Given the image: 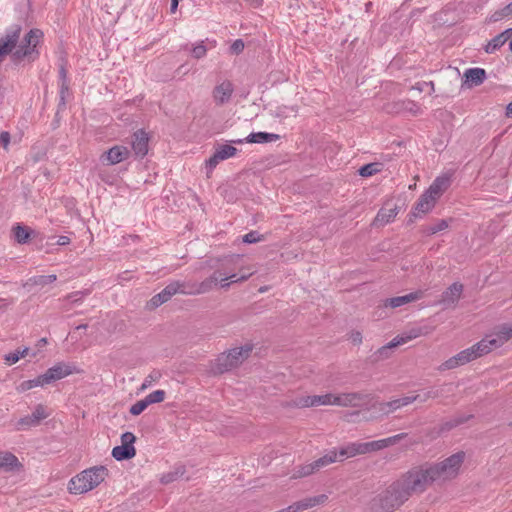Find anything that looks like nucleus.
Segmentation results:
<instances>
[{"label":"nucleus","instance_id":"1","mask_svg":"<svg viewBox=\"0 0 512 512\" xmlns=\"http://www.w3.org/2000/svg\"><path fill=\"white\" fill-rule=\"evenodd\" d=\"M464 458V452H457L439 463L412 467L370 500L369 512H394L414 494L425 492L434 482L454 478Z\"/></svg>","mask_w":512,"mask_h":512},{"label":"nucleus","instance_id":"2","mask_svg":"<svg viewBox=\"0 0 512 512\" xmlns=\"http://www.w3.org/2000/svg\"><path fill=\"white\" fill-rule=\"evenodd\" d=\"M108 476L105 466H94L86 469L69 481V490L74 494L88 492L101 484Z\"/></svg>","mask_w":512,"mask_h":512},{"label":"nucleus","instance_id":"3","mask_svg":"<svg viewBox=\"0 0 512 512\" xmlns=\"http://www.w3.org/2000/svg\"><path fill=\"white\" fill-rule=\"evenodd\" d=\"M252 351V346L245 345L243 347L233 348L227 352L221 353L212 366L214 373L223 374L247 359Z\"/></svg>","mask_w":512,"mask_h":512},{"label":"nucleus","instance_id":"4","mask_svg":"<svg viewBox=\"0 0 512 512\" xmlns=\"http://www.w3.org/2000/svg\"><path fill=\"white\" fill-rule=\"evenodd\" d=\"M70 241V237L64 235H51L38 238L34 233V246H37L39 250H43L46 254L63 252L61 247L69 245Z\"/></svg>","mask_w":512,"mask_h":512},{"label":"nucleus","instance_id":"5","mask_svg":"<svg viewBox=\"0 0 512 512\" xmlns=\"http://www.w3.org/2000/svg\"><path fill=\"white\" fill-rule=\"evenodd\" d=\"M73 373V368L65 363H58L53 367L49 368L44 374L34 378V387L52 384L57 380H60Z\"/></svg>","mask_w":512,"mask_h":512},{"label":"nucleus","instance_id":"6","mask_svg":"<svg viewBox=\"0 0 512 512\" xmlns=\"http://www.w3.org/2000/svg\"><path fill=\"white\" fill-rule=\"evenodd\" d=\"M370 400V394L351 392L335 395L334 403L336 406L359 408L368 405Z\"/></svg>","mask_w":512,"mask_h":512},{"label":"nucleus","instance_id":"7","mask_svg":"<svg viewBox=\"0 0 512 512\" xmlns=\"http://www.w3.org/2000/svg\"><path fill=\"white\" fill-rule=\"evenodd\" d=\"M512 339V324H503L498 326L494 333L487 335L482 339L486 345L490 347V352L494 348L503 346L506 342Z\"/></svg>","mask_w":512,"mask_h":512},{"label":"nucleus","instance_id":"8","mask_svg":"<svg viewBox=\"0 0 512 512\" xmlns=\"http://www.w3.org/2000/svg\"><path fill=\"white\" fill-rule=\"evenodd\" d=\"M130 154L131 152L127 147L115 145L101 154L100 162L106 166L116 165L127 160Z\"/></svg>","mask_w":512,"mask_h":512},{"label":"nucleus","instance_id":"9","mask_svg":"<svg viewBox=\"0 0 512 512\" xmlns=\"http://www.w3.org/2000/svg\"><path fill=\"white\" fill-rule=\"evenodd\" d=\"M20 33L21 27L13 25L7 30L6 35L0 38V63L3 61V57L16 47Z\"/></svg>","mask_w":512,"mask_h":512},{"label":"nucleus","instance_id":"10","mask_svg":"<svg viewBox=\"0 0 512 512\" xmlns=\"http://www.w3.org/2000/svg\"><path fill=\"white\" fill-rule=\"evenodd\" d=\"M419 397L420 395L405 396L388 402L375 403L371 407L378 409V411L383 415H389L390 413L396 411L397 409L417 401Z\"/></svg>","mask_w":512,"mask_h":512},{"label":"nucleus","instance_id":"11","mask_svg":"<svg viewBox=\"0 0 512 512\" xmlns=\"http://www.w3.org/2000/svg\"><path fill=\"white\" fill-rule=\"evenodd\" d=\"M490 352V347L486 345V342H483L482 340L478 343L474 344L473 346L462 350L457 354L458 360L461 363V365H464L466 363H469L483 355H486Z\"/></svg>","mask_w":512,"mask_h":512},{"label":"nucleus","instance_id":"12","mask_svg":"<svg viewBox=\"0 0 512 512\" xmlns=\"http://www.w3.org/2000/svg\"><path fill=\"white\" fill-rule=\"evenodd\" d=\"M463 285L459 282L451 284L441 295L439 304L445 309L455 308L463 293Z\"/></svg>","mask_w":512,"mask_h":512},{"label":"nucleus","instance_id":"13","mask_svg":"<svg viewBox=\"0 0 512 512\" xmlns=\"http://www.w3.org/2000/svg\"><path fill=\"white\" fill-rule=\"evenodd\" d=\"M335 395L331 393H327L325 395H313V396H303L296 399L295 404L298 407L306 408V407H315L322 405H335L334 403Z\"/></svg>","mask_w":512,"mask_h":512},{"label":"nucleus","instance_id":"14","mask_svg":"<svg viewBox=\"0 0 512 512\" xmlns=\"http://www.w3.org/2000/svg\"><path fill=\"white\" fill-rule=\"evenodd\" d=\"M398 206L392 203H385L384 206L378 211L376 217L372 222L373 227H382L391 223L398 215Z\"/></svg>","mask_w":512,"mask_h":512},{"label":"nucleus","instance_id":"15","mask_svg":"<svg viewBox=\"0 0 512 512\" xmlns=\"http://www.w3.org/2000/svg\"><path fill=\"white\" fill-rule=\"evenodd\" d=\"M233 92L234 87L232 82L225 80L214 87L212 97L216 105L221 106L230 101Z\"/></svg>","mask_w":512,"mask_h":512},{"label":"nucleus","instance_id":"16","mask_svg":"<svg viewBox=\"0 0 512 512\" xmlns=\"http://www.w3.org/2000/svg\"><path fill=\"white\" fill-rule=\"evenodd\" d=\"M437 199L433 197L430 193L425 191L417 202L415 203L413 210L410 214V216L417 218L422 217L426 213L432 210V208L435 206Z\"/></svg>","mask_w":512,"mask_h":512},{"label":"nucleus","instance_id":"17","mask_svg":"<svg viewBox=\"0 0 512 512\" xmlns=\"http://www.w3.org/2000/svg\"><path fill=\"white\" fill-rule=\"evenodd\" d=\"M148 134L140 129L134 132L132 140V150L136 158H144L148 153Z\"/></svg>","mask_w":512,"mask_h":512},{"label":"nucleus","instance_id":"18","mask_svg":"<svg viewBox=\"0 0 512 512\" xmlns=\"http://www.w3.org/2000/svg\"><path fill=\"white\" fill-rule=\"evenodd\" d=\"M407 435H408L407 433H400V434H396V435L388 437V438L365 442L366 451H367V453H370V452L379 451L384 448L393 446V445L397 444L399 441H401L402 439L406 438Z\"/></svg>","mask_w":512,"mask_h":512},{"label":"nucleus","instance_id":"19","mask_svg":"<svg viewBox=\"0 0 512 512\" xmlns=\"http://www.w3.org/2000/svg\"><path fill=\"white\" fill-rule=\"evenodd\" d=\"M512 37V28H508L499 33L484 46V51L487 54H494L498 51L510 38Z\"/></svg>","mask_w":512,"mask_h":512},{"label":"nucleus","instance_id":"20","mask_svg":"<svg viewBox=\"0 0 512 512\" xmlns=\"http://www.w3.org/2000/svg\"><path fill=\"white\" fill-rule=\"evenodd\" d=\"M337 453H338V459L340 461H342V460H344L346 458L354 457L356 455L366 454L367 453V451H366V444H365V442H363V443H361V442L349 443L346 446L341 447L337 451Z\"/></svg>","mask_w":512,"mask_h":512},{"label":"nucleus","instance_id":"21","mask_svg":"<svg viewBox=\"0 0 512 512\" xmlns=\"http://www.w3.org/2000/svg\"><path fill=\"white\" fill-rule=\"evenodd\" d=\"M423 297L422 291H415L403 296L392 297L385 300L384 306L390 308H397L405 304L417 301Z\"/></svg>","mask_w":512,"mask_h":512},{"label":"nucleus","instance_id":"22","mask_svg":"<svg viewBox=\"0 0 512 512\" xmlns=\"http://www.w3.org/2000/svg\"><path fill=\"white\" fill-rule=\"evenodd\" d=\"M449 185L450 178L448 176H439L432 182L426 191L438 199L443 194V192L447 190Z\"/></svg>","mask_w":512,"mask_h":512},{"label":"nucleus","instance_id":"23","mask_svg":"<svg viewBox=\"0 0 512 512\" xmlns=\"http://www.w3.org/2000/svg\"><path fill=\"white\" fill-rule=\"evenodd\" d=\"M279 139H280L279 134L269 133V132H253V133H250L246 137L245 141L247 143L263 144V143L275 142Z\"/></svg>","mask_w":512,"mask_h":512},{"label":"nucleus","instance_id":"24","mask_svg":"<svg viewBox=\"0 0 512 512\" xmlns=\"http://www.w3.org/2000/svg\"><path fill=\"white\" fill-rule=\"evenodd\" d=\"M465 82L472 85H480L486 79V71L483 68H469L464 72Z\"/></svg>","mask_w":512,"mask_h":512},{"label":"nucleus","instance_id":"25","mask_svg":"<svg viewBox=\"0 0 512 512\" xmlns=\"http://www.w3.org/2000/svg\"><path fill=\"white\" fill-rule=\"evenodd\" d=\"M401 345V341L396 337L392 339L388 344L380 347L373 355V361H381L388 359L391 356V350Z\"/></svg>","mask_w":512,"mask_h":512},{"label":"nucleus","instance_id":"26","mask_svg":"<svg viewBox=\"0 0 512 512\" xmlns=\"http://www.w3.org/2000/svg\"><path fill=\"white\" fill-rule=\"evenodd\" d=\"M218 282V277L216 276V272L204 279L202 282L200 283H196V290L195 291H189V295H201V294H206L208 292H210L214 286H216Z\"/></svg>","mask_w":512,"mask_h":512},{"label":"nucleus","instance_id":"27","mask_svg":"<svg viewBox=\"0 0 512 512\" xmlns=\"http://www.w3.org/2000/svg\"><path fill=\"white\" fill-rule=\"evenodd\" d=\"M20 463L15 455L10 452H0V471H13Z\"/></svg>","mask_w":512,"mask_h":512},{"label":"nucleus","instance_id":"28","mask_svg":"<svg viewBox=\"0 0 512 512\" xmlns=\"http://www.w3.org/2000/svg\"><path fill=\"white\" fill-rule=\"evenodd\" d=\"M136 449L133 445H120L112 449V456L118 460H128L135 456Z\"/></svg>","mask_w":512,"mask_h":512},{"label":"nucleus","instance_id":"29","mask_svg":"<svg viewBox=\"0 0 512 512\" xmlns=\"http://www.w3.org/2000/svg\"><path fill=\"white\" fill-rule=\"evenodd\" d=\"M254 271H243L241 270L239 273L231 274L229 276H226L225 278H222L220 280V286L221 288L227 289L230 287L231 283L241 282L248 279Z\"/></svg>","mask_w":512,"mask_h":512},{"label":"nucleus","instance_id":"30","mask_svg":"<svg viewBox=\"0 0 512 512\" xmlns=\"http://www.w3.org/2000/svg\"><path fill=\"white\" fill-rule=\"evenodd\" d=\"M512 18V2L507 4L506 6L495 10L493 13L489 15L487 18V21L489 23H496L499 21H502L504 19H510Z\"/></svg>","mask_w":512,"mask_h":512},{"label":"nucleus","instance_id":"31","mask_svg":"<svg viewBox=\"0 0 512 512\" xmlns=\"http://www.w3.org/2000/svg\"><path fill=\"white\" fill-rule=\"evenodd\" d=\"M338 459V453L335 449L328 451L324 456L313 461L312 464L316 471L326 467L329 464L336 462Z\"/></svg>","mask_w":512,"mask_h":512},{"label":"nucleus","instance_id":"32","mask_svg":"<svg viewBox=\"0 0 512 512\" xmlns=\"http://www.w3.org/2000/svg\"><path fill=\"white\" fill-rule=\"evenodd\" d=\"M182 48L184 50H190L191 56L197 60L203 59L208 51L205 41L203 40L192 44L191 47H189L188 44H185Z\"/></svg>","mask_w":512,"mask_h":512},{"label":"nucleus","instance_id":"33","mask_svg":"<svg viewBox=\"0 0 512 512\" xmlns=\"http://www.w3.org/2000/svg\"><path fill=\"white\" fill-rule=\"evenodd\" d=\"M70 96L69 81L60 82L59 85V102L56 111V117L65 109L67 98Z\"/></svg>","mask_w":512,"mask_h":512},{"label":"nucleus","instance_id":"34","mask_svg":"<svg viewBox=\"0 0 512 512\" xmlns=\"http://www.w3.org/2000/svg\"><path fill=\"white\" fill-rule=\"evenodd\" d=\"M56 279L57 276L55 274L34 276V294L36 293V288L39 290L44 289L55 282Z\"/></svg>","mask_w":512,"mask_h":512},{"label":"nucleus","instance_id":"35","mask_svg":"<svg viewBox=\"0 0 512 512\" xmlns=\"http://www.w3.org/2000/svg\"><path fill=\"white\" fill-rule=\"evenodd\" d=\"M382 164L378 162L368 163L359 168L358 173L362 177H371L382 170Z\"/></svg>","mask_w":512,"mask_h":512},{"label":"nucleus","instance_id":"36","mask_svg":"<svg viewBox=\"0 0 512 512\" xmlns=\"http://www.w3.org/2000/svg\"><path fill=\"white\" fill-rule=\"evenodd\" d=\"M14 238L18 243H26L30 237V230L21 224H16L13 227Z\"/></svg>","mask_w":512,"mask_h":512},{"label":"nucleus","instance_id":"37","mask_svg":"<svg viewBox=\"0 0 512 512\" xmlns=\"http://www.w3.org/2000/svg\"><path fill=\"white\" fill-rule=\"evenodd\" d=\"M52 414V409L48 406L39 404L34 407V425L39 423L41 420L46 419Z\"/></svg>","mask_w":512,"mask_h":512},{"label":"nucleus","instance_id":"38","mask_svg":"<svg viewBox=\"0 0 512 512\" xmlns=\"http://www.w3.org/2000/svg\"><path fill=\"white\" fill-rule=\"evenodd\" d=\"M24 41L26 42V45L24 47H19L14 53V57L16 59H20V58L30 54L29 46L32 42V29H30L29 31L26 32V34L24 36Z\"/></svg>","mask_w":512,"mask_h":512},{"label":"nucleus","instance_id":"39","mask_svg":"<svg viewBox=\"0 0 512 512\" xmlns=\"http://www.w3.org/2000/svg\"><path fill=\"white\" fill-rule=\"evenodd\" d=\"M179 281L169 283L160 293L163 295L166 302H168L174 295L179 294Z\"/></svg>","mask_w":512,"mask_h":512},{"label":"nucleus","instance_id":"40","mask_svg":"<svg viewBox=\"0 0 512 512\" xmlns=\"http://www.w3.org/2000/svg\"><path fill=\"white\" fill-rule=\"evenodd\" d=\"M49 341L48 338L43 337L39 339L34 345V359L37 360L45 357V348L47 347Z\"/></svg>","mask_w":512,"mask_h":512},{"label":"nucleus","instance_id":"41","mask_svg":"<svg viewBox=\"0 0 512 512\" xmlns=\"http://www.w3.org/2000/svg\"><path fill=\"white\" fill-rule=\"evenodd\" d=\"M215 150L220 154L223 161L235 156L237 153V149L231 145H220Z\"/></svg>","mask_w":512,"mask_h":512},{"label":"nucleus","instance_id":"42","mask_svg":"<svg viewBox=\"0 0 512 512\" xmlns=\"http://www.w3.org/2000/svg\"><path fill=\"white\" fill-rule=\"evenodd\" d=\"M423 334H424L423 329L420 327H417V328H412L410 331H408L404 335L396 336V338L401 341V345H402V344H405L408 341L415 339Z\"/></svg>","mask_w":512,"mask_h":512},{"label":"nucleus","instance_id":"43","mask_svg":"<svg viewBox=\"0 0 512 512\" xmlns=\"http://www.w3.org/2000/svg\"><path fill=\"white\" fill-rule=\"evenodd\" d=\"M29 351V348L26 347L22 351L16 350L15 352H11L5 355V362L8 365L15 364L20 360V358L24 357Z\"/></svg>","mask_w":512,"mask_h":512},{"label":"nucleus","instance_id":"44","mask_svg":"<svg viewBox=\"0 0 512 512\" xmlns=\"http://www.w3.org/2000/svg\"><path fill=\"white\" fill-rule=\"evenodd\" d=\"M449 227V222L446 219L437 220L435 223L431 224L427 228V232L429 234H436L441 232Z\"/></svg>","mask_w":512,"mask_h":512},{"label":"nucleus","instance_id":"45","mask_svg":"<svg viewBox=\"0 0 512 512\" xmlns=\"http://www.w3.org/2000/svg\"><path fill=\"white\" fill-rule=\"evenodd\" d=\"M165 396H166V392L164 390H156V391H153L152 393L148 394L145 397V400L148 403V405H151V404L160 403V402L164 401Z\"/></svg>","mask_w":512,"mask_h":512},{"label":"nucleus","instance_id":"46","mask_svg":"<svg viewBox=\"0 0 512 512\" xmlns=\"http://www.w3.org/2000/svg\"><path fill=\"white\" fill-rule=\"evenodd\" d=\"M316 472L312 462L309 464L302 465L298 468V470L293 474L292 478H302L309 476Z\"/></svg>","mask_w":512,"mask_h":512},{"label":"nucleus","instance_id":"47","mask_svg":"<svg viewBox=\"0 0 512 512\" xmlns=\"http://www.w3.org/2000/svg\"><path fill=\"white\" fill-rule=\"evenodd\" d=\"M184 474V468L178 467L175 471L168 472L166 474H163L161 477V482L164 484L171 483L175 481L178 477L182 476Z\"/></svg>","mask_w":512,"mask_h":512},{"label":"nucleus","instance_id":"48","mask_svg":"<svg viewBox=\"0 0 512 512\" xmlns=\"http://www.w3.org/2000/svg\"><path fill=\"white\" fill-rule=\"evenodd\" d=\"M221 161H223V160L220 157V154H218L217 151L215 150L213 155L209 159H207L205 162L206 168H207V173L212 172Z\"/></svg>","mask_w":512,"mask_h":512},{"label":"nucleus","instance_id":"49","mask_svg":"<svg viewBox=\"0 0 512 512\" xmlns=\"http://www.w3.org/2000/svg\"><path fill=\"white\" fill-rule=\"evenodd\" d=\"M148 403L146 402L145 398L140 400V401H137L135 404H133L131 407H130V410L129 412L134 415V416H137L139 414H141L147 407H148Z\"/></svg>","mask_w":512,"mask_h":512},{"label":"nucleus","instance_id":"50","mask_svg":"<svg viewBox=\"0 0 512 512\" xmlns=\"http://www.w3.org/2000/svg\"><path fill=\"white\" fill-rule=\"evenodd\" d=\"M44 33L40 29L34 28V56L39 54V49L41 48V43L43 42Z\"/></svg>","mask_w":512,"mask_h":512},{"label":"nucleus","instance_id":"51","mask_svg":"<svg viewBox=\"0 0 512 512\" xmlns=\"http://www.w3.org/2000/svg\"><path fill=\"white\" fill-rule=\"evenodd\" d=\"M458 366H461V363L459 362L458 360V356L457 354L451 358H449L448 360H446L445 362H443L440 366V370H451V369H455L456 367Z\"/></svg>","mask_w":512,"mask_h":512},{"label":"nucleus","instance_id":"52","mask_svg":"<svg viewBox=\"0 0 512 512\" xmlns=\"http://www.w3.org/2000/svg\"><path fill=\"white\" fill-rule=\"evenodd\" d=\"M262 240V235L258 231H250L242 237L244 243L253 244Z\"/></svg>","mask_w":512,"mask_h":512},{"label":"nucleus","instance_id":"53","mask_svg":"<svg viewBox=\"0 0 512 512\" xmlns=\"http://www.w3.org/2000/svg\"><path fill=\"white\" fill-rule=\"evenodd\" d=\"M179 286H180V289H179V294H183V295H189V291H195L197 288H196V282H191V281H188V282H180L179 281Z\"/></svg>","mask_w":512,"mask_h":512},{"label":"nucleus","instance_id":"54","mask_svg":"<svg viewBox=\"0 0 512 512\" xmlns=\"http://www.w3.org/2000/svg\"><path fill=\"white\" fill-rule=\"evenodd\" d=\"M164 303H166V300L164 299L163 295L159 292L150 299L148 305L151 309H155Z\"/></svg>","mask_w":512,"mask_h":512},{"label":"nucleus","instance_id":"55","mask_svg":"<svg viewBox=\"0 0 512 512\" xmlns=\"http://www.w3.org/2000/svg\"><path fill=\"white\" fill-rule=\"evenodd\" d=\"M135 440H136V437L131 432H125V433H123L121 435L122 445H125V444L126 445H133Z\"/></svg>","mask_w":512,"mask_h":512},{"label":"nucleus","instance_id":"56","mask_svg":"<svg viewBox=\"0 0 512 512\" xmlns=\"http://www.w3.org/2000/svg\"><path fill=\"white\" fill-rule=\"evenodd\" d=\"M10 139H11V136H10V133L7 132V131H2L0 133V145L7 150L8 148V145L10 143Z\"/></svg>","mask_w":512,"mask_h":512},{"label":"nucleus","instance_id":"57","mask_svg":"<svg viewBox=\"0 0 512 512\" xmlns=\"http://www.w3.org/2000/svg\"><path fill=\"white\" fill-rule=\"evenodd\" d=\"M231 50L236 53V54H239L241 53L243 50H244V42L243 40L241 39H237L235 40L232 45H231Z\"/></svg>","mask_w":512,"mask_h":512},{"label":"nucleus","instance_id":"58","mask_svg":"<svg viewBox=\"0 0 512 512\" xmlns=\"http://www.w3.org/2000/svg\"><path fill=\"white\" fill-rule=\"evenodd\" d=\"M457 426H459V425L456 424L455 417H453L441 425V431H449Z\"/></svg>","mask_w":512,"mask_h":512},{"label":"nucleus","instance_id":"59","mask_svg":"<svg viewBox=\"0 0 512 512\" xmlns=\"http://www.w3.org/2000/svg\"><path fill=\"white\" fill-rule=\"evenodd\" d=\"M362 334L360 331H352L350 334V340L354 345H360L362 343Z\"/></svg>","mask_w":512,"mask_h":512},{"label":"nucleus","instance_id":"60","mask_svg":"<svg viewBox=\"0 0 512 512\" xmlns=\"http://www.w3.org/2000/svg\"><path fill=\"white\" fill-rule=\"evenodd\" d=\"M86 294H87V292H81V291H78V292H75V293L70 294V295L68 296V299H69L71 302H73V303H77V302H79V301L82 299V297H83L84 295H86Z\"/></svg>","mask_w":512,"mask_h":512},{"label":"nucleus","instance_id":"61","mask_svg":"<svg viewBox=\"0 0 512 512\" xmlns=\"http://www.w3.org/2000/svg\"><path fill=\"white\" fill-rule=\"evenodd\" d=\"M59 81H69L67 77V69L63 63L59 66Z\"/></svg>","mask_w":512,"mask_h":512},{"label":"nucleus","instance_id":"62","mask_svg":"<svg viewBox=\"0 0 512 512\" xmlns=\"http://www.w3.org/2000/svg\"><path fill=\"white\" fill-rule=\"evenodd\" d=\"M439 395L440 392L437 389H431L424 394L422 401H426L429 398H437Z\"/></svg>","mask_w":512,"mask_h":512},{"label":"nucleus","instance_id":"63","mask_svg":"<svg viewBox=\"0 0 512 512\" xmlns=\"http://www.w3.org/2000/svg\"><path fill=\"white\" fill-rule=\"evenodd\" d=\"M456 420V424L461 425L465 422H467L470 418H472V415H456L454 416Z\"/></svg>","mask_w":512,"mask_h":512},{"label":"nucleus","instance_id":"64","mask_svg":"<svg viewBox=\"0 0 512 512\" xmlns=\"http://www.w3.org/2000/svg\"><path fill=\"white\" fill-rule=\"evenodd\" d=\"M32 388V380H26V381H23L20 386L18 387V389L20 391H27L29 389Z\"/></svg>","mask_w":512,"mask_h":512}]
</instances>
